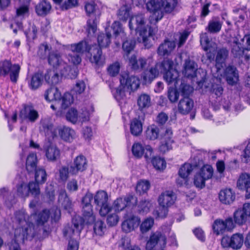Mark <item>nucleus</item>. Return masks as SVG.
I'll return each mask as SVG.
<instances>
[{
  "mask_svg": "<svg viewBox=\"0 0 250 250\" xmlns=\"http://www.w3.org/2000/svg\"><path fill=\"white\" fill-rule=\"evenodd\" d=\"M192 166L190 164L185 163L179 170V175L181 178H187L192 171Z\"/></svg>",
  "mask_w": 250,
  "mask_h": 250,
  "instance_id": "nucleus-50",
  "label": "nucleus"
},
{
  "mask_svg": "<svg viewBox=\"0 0 250 250\" xmlns=\"http://www.w3.org/2000/svg\"><path fill=\"white\" fill-rule=\"evenodd\" d=\"M62 100V108L65 109L68 107L73 102V98L72 95L69 93H65L63 96L61 97Z\"/></svg>",
  "mask_w": 250,
  "mask_h": 250,
  "instance_id": "nucleus-61",
  "label": "nucleus"
},
{
  "mask_svg": "<svg viewBox=\"0 0 250 250\" xmlns=\"http://www.w3.org/2000/svg\"><path fill=\"white\" fill-rule=\"evenodd\" d=\"M145 18L143 15H138L132 17L129 22V27L130 30H135L138 33L139 42L144 43L145 46L149 48L150 46L148 42L150 38L154 39L153 36L154 34L153 30L151 27L148 28V30L145 26Z\"/></svg>",
  "mask_w": 250,
  "mask_h": 250,
  "instance_id": "nucleus-4",
  "label": "nucleus"
},
{
  "mask_svg": "<svg viewBox=\"0 0 250 250\" xmlns=\"http://www.w3.org/2000/svg\"><path fill=\"white\" fill-rule=\"evenodd\" d=\"M146 134L147 139L155 140L158 137L159 129L154 125H151L147 128Z\"/></svg>",
  "mask_w": 250,
  "mask_h": 250,
  "instance_id": "nucleus-49",
  "label": "nucleus"
},
{
  "mask_svg": "<svg viewBox=\"0 0 250 250\" xmlns=\"http://www.w3.org/2000/svg\"><path fill=\"white\" fill-rule=\"evenodd\" d=\"M166 237L161 232L156 231L152 234L147 241L146 245L147 250H152L154 247L158 244L161 247H164L166 245Z\"/></svg>",
  "mask_w": 250,
  "mask_h": 250,
  "instance_id": "nucleus-18",
  "label": "nucleus"
},
{
  "mask_svg": "<svg viewBox=\"0 0 250 250\" xmlns=\"http://www.w3.org/2000/svg\"><path fill=\"white\" fill-rule=\"evenodd\" d=\"M129 10L126 5L121 7L117 13L118 17L119 20L126 21L129 17Z\"/></svg>",
  "mask_w": 250,
  "mask_h": 250,
  "instance_id": "nucleus-63",
  "label": "nucleus"
},
{
  "mask_svg": "<svg viewBox=\"0 0 250 250\" xmlns=\"http://www.w3.org/2000/svg\"><path fill=\"white\" fill-rule=\"evenodd\" d=\"M40 183H37L36 181L31 182L27 186V188L29 189V193H30L34 197H37L40 194V189L39 188V184Z\"/></svg>",
  "mask_w": 250,
  "mask_h": 250,
  "instance_id": "nucleus-55",
  "label": "nucleus"
},
{
  "mask_svg": "<svg viewBox=\"0 0 250 250\" xmlns=\"http://www.w3.org/2000/svg\"><path fill=\"white\" fill-rule=\"evenodd\" d=\"M51 9L50 2L46 0L41 1L35 7L36 12L38 15L45 16L48 14Z\"/></svg>",
  "mask_w": 250,
  "mask_h": 250,
  "instance_id": "nucleus-33",
  "label": "nucleus"
},
{
  "mask_svg": "<svg viewBox=\"0 0 250 250\" xmlns=\"http://www.w3.org/2000/svg\"><path fill=\"white\" fill-rule=\"evenodd\" d=\"M198 173L207 180L211 178L213 173V169L210 165H204Z\"/></svg>",
  "mask_w": 250,
  "mask_h": 250,
  "instance_id": "nucleus-47",
  "label": "nucleus"
},
{
  "mask_svg": "<svg viewBox=\"0 0 250 250\" xmlns=\"http://www.w3.org/2000/svg\"><path fill=\"white\" fill-rule=\"evenodd\" d=\"M197 70V65L193 61L189 60L186 61L184 64V69L183 73L185 77L188 78H193L196 75Z\"/></svg>",
  "mask_w": 250,
  "mask_h": 250,
  "instance_id": "nucleus-30",
  "label": "nucleus"
},
{
  "mask_svg": "<svg viewBox=\"0 0 250 250\" xmlns=\"http://www.w3.org/2000/svg\"><path fill=\"white\" fill-rule=\"evenodd\" d=\"M178 4V0H161V3L158 0H150L146 4L148 11L152 13L150 17V22L151 24H155L163 17L162 10L163 7L166 12L170 13L176 7Z\"/></svg>",
  "mask_w": 250,
  "mask_h": 250,
  "instance_id": "nucleus-3",
  "label": "nucleus"
},
{
  "mask_svg": "<svg viewBox=\"0 0 250 250\" xmlns=\"http://www.w3.org/2000/svg\"><path fill=\"white\" fill-rule=\"evenodd\" d=\"M140 223V219L134 215L127 216L125 220L122 223V228L123 230L126 232H130L137 228Z\"/></svg>",
  "mask_w": 250,
  "mask_h": 250,
  "instance_id": "nucleus-19",
  "label": "nucleus"
},
{
  "mask_svg": "<svg viewBox=\"0 0 250 250\" xmlns=\"http://www.w3.org/2000/svg\"><path fill=\"white\" fill-rule=\"evenodd\" d=\"M17 195L22 198H25L29 196V189L27 185L21 182L17 186Z\"/></svg>",
  "mask_w": 250,
  "mask_h": 250,
  "instance_id": "nucleus-51",
  "label": "nucleus"
},
{
  "mask_svg": "<svg viewBox=\"0 0 250 250\" xmlns=\"http://www.w3.org/2000/svg\"><path fill=\"white\" fill-rule=\"evenodd\" d=\"M194 106L193 101L189 97H184L181 99L178 104V112L183 115L188 114Z\"/></svg>",
  "mask_w": 250,
  "mask_h": 250,
  "instance_id": "nucleus-24",
  "label": "nucleus"
},
{
  "mask_svg": "<svg viewBox=\"0 0 250 250\" xmlns=\"http://www.w3.org/2000/svg\"><path fill=\"white\" fill-rule=\"evenodd\" d=\"M137 104L141 110L149 107L151 105V98L149 95L145 93L141 94L138 97Z\"/></svg>",
  "mask_w": 250,
  "mask_h": 250,
  "instance_id": "nucleus-39",
  "label": "nucleus"
},
{
  "mask_svg": "<svg viewBox=\"0 0 250 250\" xmlns=\"http://www.w3.org/2000/svg\"><path fill=\"white\" fill-rule=\"evenodd\" d=\"M43 75L42 73H36L31 77L29 86L32 90L38 89L42 84Z\"/></svg>",
  "mask_w": 250,
  "mask_h": 250,
  "instance_id": "nucleus-38",
  "label": "nucleus"
},
{
  "mask_svg": "<svg viewBox=\"0 0 250 250\" xmlns=\"http://www.w3.org/2000/svg\"><path fill=\"white\" fill-rule=\"evenodd\" d=\"M224 77L229 85H235L239 80V74L237 68L234 66L229 65L225 70Z\"/></svg>",
  "mask_w": 250,
  "mask_h": 250,
  "instance_id": "nucleus-21",
  "label": "nucleus"
},
{
  "mask_svg": "<svg viewBox=\"0 0 250 250\" xmlns=\"http://www.w3.org/2000/svg\"><path fill=\"white\" fill-rule=\"evenodd\" d=\"M175 46L176 43L174 41H171L166 39L158 48L157 53L159 55L162 56L169 55L174 50Z\"/></svg>",
  "mask_w": 250,
  "mask_h": 250,
  "instance_id": "nucleus-25",
  "label": "nucleus"
},
{
  "mask_svg": "<svg viewBox=\"0 0 250 250\" xmlns=\"http://www.w3.org/2000/svg\"><path fill=\"white\" fill-rule=\"evenodd\" d=\"M58 70L50 69L48 70L44 75L45 82L50 85H55L58 83L61 80V76H60Z\"/></svg>",
  "mask_w": 250,
  "mask_h": 250,
  "instance_id": "nucleus-31",
  "label": "nucleus"
},
{
  "mask_svg": "<svg viewBox=\"0 0 250 250\" xmlns=\"http://www.w3.org/2000/svg\"><path fill=\"white\" fill-rule=\"evenodd\" d=\"M126 58L128 59L129 65L133 70L143 69L146 64V60L145 58L140 57L137 59V56L135 54Z\"/></svg>",
  "mask_w": 250,
  "mask_h": 250,
  "instance_id": "nucleus-26",
  "label": "nucleus"
},
{
  "mask_svg": "<svg viewBox=\"0 0 250 250\" xmlns=\"http://www.w3.org/2000/svg\"><path fill=\"white\" fill-rule=\"evenodd\" d=\"M120 83L127 90L132 91L138 89L140 85L139 78L135 76H130L127 73H124L120 76Z\"/></svg>",
  "mask_w": 250,
  "mask_h": 250,
  "instance_id": "nucleus-13",
  "label": "nucleus"
},
{
  "mask_svg": "<svg viewBox=\"0 0 250 250\" xmlns=\"http://www.w3.org/2000/svg\"><path fill=\"white\" fill-rule=\"evenodd\" d=\"M179 91L184 97H189L190 94L193 92V88L189 84L182 82L179 87Z\"/></svg>",
  "mask_w": 250,
  "mask_h": 250,
  "instance_id": "nucleus-57",
  "label": "nucleus"
},
{
  "mask_svg": "<svg viewBox=\"0 0 250 250\" xmlns=\"http://www.w3.org/2000/svg\"><path fill=\"white\" fill-rule=\"evenodd\" d=\"M151 163L156 169L161 171L166 167L165 160L160 157H155L152 158Z\"/></svg>",
  "mask_w": 250,
  "mask_h": 250,
  "instance_id": "nucleus-52",
  "label": "nucleus"
},
{
  "mask_svg": "<svg viewBox=\"0 0 250 250\" xmlns=\"http://www.w3.org/2000/svg\"><path fill=\"white\" fill-rule=\"evenodd\" d=\"M58 201L61 204L62 207L65 210L70 212L72 208V202L67 195L64 189H61L59 192Z\"/></svg>",
  "mask_w": 250,
  "mask_h": 250,
  "instance_id": "nucleus-29",
  "label": "nucleus"
},
{
  "mask_svg": "<svg viewBox=\"0 0 250 250\" xmlns=\"http://www.w3.org/2000/svg\"><path fill=\"white\" fill-rule=\"evenodd\" d=\"M154 224V219L152 217H148L145 219L140 225V230L144 233L149 230Z\"/></svg>",
  "mask_w": 250,
  "mask_h": 250,
  "instance_id": "nucleus-53",
  "label": "nucleus"
},
{
  "mask_svg": "<svg viewBox=\"0 0 250 250\" xmlns=\"http://www.w3.org/2000/svg\"><path fill=\"white\" fill-rule=\"evenodd\" d=\"M35 179L37 183H44L46 180V173L44 169L42 168L36 169Z\"/></svg>",
  "mask_w": 250,
  "mask_h": 250,
  "instance_id": "nucleus-54",
  "label": "nucleus"
},
{
  "mask_svg": "<svg viewBox=\"0 0 250 250\" xmlns=\"http://www.w3.org/2000/svg\"><path fill=\"white\" fill-rule=\"evenodd\" d=\"M245 49L241 46L237 39H235L231 43V52L235 58H240L243 54Z\"/></svg>",
  "mask_w": 250,
  "mask_h": 250,
  "instance_id": "nucleus-37",
  "label": "nucleus"
},
{
  "mask_svg": "<svg viewBox=\"0 0 250 250\" xmlns=\"http://www.w3.org/2000/svg\"><path fill=\"white\" fill-rule=\"evenodd\" d=\"M83 219L80 216H76L72 219V224L66 225L63 229V236L66 238L72 239L75 236H79L83 229Z\"/></svg>",
  "mask_w": 250,
  "mask_h": 250,
  "instance_id": "nucleus-8",
  "label": "nucleus"
},
{
  "mask_svg": "<svg viewBox=\"0 0 250 250\" xmlns=\"http://www.w3.org/2000/svg\"><path fill=\"white\" fill-rule=\"evenodd\" d=\"M82 212L85 219H87L88 223H92L95 220V217L93 216L92 206H82Z\"/></svg>",
  "mask_w": 250,
  "mask_h": 250,
  "instance_id": "nucleus-48",
  "label": "nucleus"
},
{
  "mask_svg": "<svg viewBox=\"0 0 250 250\" xmlns=\"http://www.w3.org/2000/svg\"><path fill=\"white\" fill-rule=\"evenodd\" d=\"M70 50L74 53H83L85 52H90L91 57V62L98 65L102 66L105 63V59L102 55V51L96 45L90 47L85 41H81L78 43L72 44L70 46Z\"/></svg>",
  "mask_w": 250,
  "mask_h": 250,
  "instance_id": "nucleus-5",
  "label": "nucleus"
},
{
  "mask_svg": "<svg viewBox=\"0 0 250 250\" xmlns=\"http://www.w3.org/2000/svg\"><path fill=\"white\" fill-rule=\"evenodd\" d=\"M150 187V184L148 181L142 180L139 182L136 186V191L140 194L146 192Z\"/></svg>",
  "mask_w": 250,
  "mask_h": 250,
  "instance_id": "nucleus-58",
  "label": "nucleus"
},
{
  "mask_svg": "<svg viewBox=\"0 0 250 250\" xmlns=\"http://www.w3.org/2000/svg\"><path fill=\"white\" fill-rule=\"evenodd\" d=\"M45 99L49 102L60 101L61 94L57 87H51L46 90L44 94Z\"/></svg>",
  "mask_w": 250,
  "mask_h": 250,
  "instance_id": "nucleus-34",
  "label": "nucleus"
},
{
  "mask_svg": "<svg viewBox=\"0 0 250 250\" xmlns=\"http://www.w3.org/2000/svg\"><path fill=\"white\" fill-rule=\"evenodd\" d=\"M40 129L48 138H54L58 136V127L55 126L52 120L49 118H44L40 121Z\"/></svg>",
  "mask_w": 250,
  "mask_h": 250,
  "instance_id": "nucleus-14",
  "label": "nucleus"
},
{
  "mask_svg": "<svg viewBox=\"0 0 250 250\" xmlns=\"http://www.w3.org/2000/svg\"><path fill=\"white\" fill-rule=\"evenodd\" d=\"M132 152L134 156L137 158H141L144 153L145 149L140 143H136L132 146Z\"/></svg>",
  "mask_w": 250,
  "mask_h": 250,
  "instance_id": "nucleus-59",
  "label": "nucleus"
},
{
  "mask_svg": "<svg viewBox=\"0 0 250 250\" xmlns=\"http://www.w3.org/2000/svg\"><path fill=\"white\" fill-rule=\"evenodd\" d=\"M48 61L49 64L60 72L61 76L69 77L71 78H73L69 73L70 72H74L75 74L73 75V77L77 76V72L74 69H71L66 63L63 62L60 54L54 53H50Z\"/></svg>",
  "mask_w": 250,
  "mask_h": 250,
  "instance_id": "nucleus-6",
  "label": "nucleus"
},
{
  "mask_svg": "<svg viewBox=\"0 0 250 250\" xmlns=\"http://www.w3.org/2000/svg\"><path fill=\"white\" fill-rule=\"evenodd\" d=\"M222 24L223 22L220 21V18L214 17L209 21L206 30L210 33H218L221 31Z\"/></svg>",
  "mask_w": 250,
  "mask_h": 250,
  "instance_id": "nucleus-27",
  "label": "nucleus"
},
{
  "mask_svg": "<svg viewBox=\"0 0 250 250\" xmlns=\"http://www.w3.org/2000/svg\"><path fill=\"white\" fill-rule=\"evenodd\" d=\"M250 174L244 173H242L239 177L237 186L238 188L242 190H245V197L247 199L250 198Z\"/></svg>",
  "mask_w": 250,
  "mask_h": 250,
  "instance_id": "nucleus-20",
  "label": "nucleus"
},
{
  "mask_svg": "<svg viewBox=\"0 0 250 250\" xmlns=\"http://www.w3.org/2000/svg\"><path fill=\"white\" fill-rule=\"evenodd\" d=\"M0 197L4 199L5 204L8 208H11L15 203V198L11 196V193L5 188L0 189Z\"/></svg>",
  "mask_w": 250,
  "mask_h": 250,
  "instance_id": "nucleus-40",
  "label": "nucleus"
},
{
  "mask_svg": "<svg viewBox=\"0 0 250 250\" xmlns=\"http://www.w3.org/2000/svg\"><path fill=\"white\" fill-rule=\"evenodd\" d=\"M111 28L113 30L114 34L116 38L125 39V35L123 28L120 22L115 21L112 24Z\"/></svg>",
  "mask_w": 250,
  "mask_h": 250,
  "instance_id": "nucleus-45",
  "label": "nucleus"
},
{
  "mask_svg": "<svg viewBox=\"0 0 250 250\" xmlns=\"http://www.w3.org/2000/svg\"><path fill=\"white\" fill-rule=\"evenodd\" d=\"M219 198L223 204L229 205L234 201L235 194L231 189L226 188L220 191Z\"/></svg>",
  "mask_w": 250,
  "mask_h": 250,
  "instance_id": "nucleus-28",
  "label": "nucleus"
},
{
  "mask_svg": "<svg viewBox=\"0 0 250 250\" xmlns=\"http://www.w3.org/2000/svg\"><path fill=\"white\" fill-rule=\"evenodd\" d=\"M137 200L131 195H126L124 197H120L115 200L112 207L116 211H121L125 208L130 207L136 203Z\"/></svg>",
  "mask_w": 250,
  "mask_h": 250,
  "instance_id": "nucleus-15",
  "label": "nucleus"
},
{
  "mask_svg": "<svg viewBox=\"0 0 250 250\" xmlns=\"http://www.w3.org/2000/svg\"><path fill=\"white\" fill-rule=\"evenodd\" d=\"M45 155L49 161H55L59 158L60 151L56 146L50 145L46 149Z\"/></svg>",
  "mask_w": 250,
  "mask_h": 250,
  "instance_id": "nucleus-35",
  "label": "nucleus"
},
{
  "mask_svg": "<svg viewBox=\"0 0 250 250\" xmlns=\"http://www.w3.org/2000/svg\"><path fill=\"white\" fill-rule=\"evenodd\" d=\"M233 218L235 223L242 225L245 223L248 217L242 209L239 208L234 212Z\"/></svg>",
  "mask_w": 250,
  "mask_h": 250,
  "instance_id": "nucleus-43",
  "label": "nucleus"
},
{
  "mask_svg": "<svg viewBox=\"0 0 250 250\" xmlns=\"http://www.w3.org/2000/svg\"><path fill=\"white\" fill-rule=\"evenodd\" d=\"M37 158L35 153H31L27 156L26 168L29 173L34 172L37 167Z\"/></svg>",
  "mask_w": 250,
  "mask_h": 250,
  "instance_id": "nucleus-36",
  "label": "nucleus"
},
{
  "mask_svg": "<svg viewBox=\"0 0 250 250\" xmlns=\"http://www.w3.org/2000/svg\"><path fill=\"white\" fill-rule=\"evenodd\" d=\"M15 215L16 221L22 226L15 229V237L17 241L23 242L24 240H31L34 236L32 221L34 220L38 226H43L47 222L50 216V212L48 210L44 209L38 214H33L30 217L26 218L25 210L21 209L17 211Z\"/></svg>",
  "mask_w": 250,
  "mask_h": 250,
  "instance_id": "nucleus-1",
  "label": "nucleus"
},
{
  "mask_svg": "<svg viewBox=\"0 0 250 250\" xmlns=\"http://www.w3.org/2000/svg\"><path fill=\"white\" fill-rule=\"evenodd\" d=\"M173 133L171 128L166 130L161 138L160 145L159 147V150L162 153H165L172 148V144L174 140L172 139Z\"/></svg>",
  "mask_w": 250,
  "mask_h": 250,
  "instance_id": "nucleus-17",
  "label": "nucleus"
},
{
  "mask_svg": "<svg viewBox=\"0 0 250 250\" xmlns=\"http://www.w3.org/2000/svg\"><path fill=\"white\" fill-rule=\"evenodd\" d=\"M111 37V35L109 33H106V34L104 33L99 34L97 38L99 46H96L101 50L102 47L108 46L110 43Z\"/></svg>",
  "mask_w": 250,
  "mask_h": 250,
  "instance_id": "nucleus-42",
  "label": "nucleus"
},
{
  "mask_svg": "<svg viewBox=\"0 0 250 250\" xmlns=\"http://www.w3.org/2000/svg\"><path fill=\"white\" fill-rule=\"evenodd\" d=\"M20 117L22 120H27L34 123L39 118V115L31 104H24L20 113Z\"/></svg>",
  "mask_w": 250,
  "mask_h": 250,
  "instance_id": "nucleus-16",
  "label": "nucleus"
},
{
  "mask_svg": "<svg viewBox=\"0 0 250 250\" xmlns=\"http://www.w3.org/2000/svg\"><path fill=\"white\" fill-rule=\"evenodd\" d=\"M244 243V237L241 233H235L230 237L224 236L221 240V245L224 248H231L234 250L240 249Z\"/></svg>",
  "mask_w": 250,
  "mask_h": 250,
  "instance_id": "nucleus-12",
  "label": "nucleus"
},
{
  "mask_svg": "<svg viewBox=\"0 0 250 250\" xmlns=\"http://www.w3.org/2000/svg\"><path fill=\"white\" fill-rule=\"evenodd\" d=\"M65 141L71 142L74 137L75 131L69 127L65 126L58 127V134Z\"/></svg>",
  "mask_w": 250,
  "mask_h": 250,
  "instance_id": "nucleus-32",
  "label": "nucleus"
},
{
  "mask_svg": "<svg viewBox=\"0 0 250 250\" xmlns=\"http://www.w3.org/2000/svg\"><path fill=\"white\" fill-rule=\"evenodd\" d=\"M200 43L205 51H208L211 47V42L207 33L202 34L200 36Z\"/></svg>",
  "mask_w": 250,
  "mask_h": 250,
  "instance_id": "nucleus-60",
  "label": "nucleus"
},
{
  "mask_svg": "<svg viewBox=\"0 0 250 250\" xmlns=\"http://www.w3.org/2000/svg\"><path fill=\"white\" fill-rule=\"evenodd\" d=\"M173 62L170 59H165L161 62L156 63L154 66L145 70L142 75L145 83H150L159 73L164 74V80L168 85H173L175 87L179 80V73L173 68Z\"/></svg>",
  "mask_w": 250,
  "mask_h": 250,
  "instance_id": "nucleus-2",
  "label": "nucleus"
},
{
  "mask_svg": "<svg viewBox=\"0 0 250 250\" xmlns=\"http://www.w3.org/2000/svg\"><path fill=\"white\" fill-rule=\"evenodd\" d=\"M97 5L94 2L86 3L84 6L87 15L89 17L92 15L95 16L94 19L91 18L87 21L86 30L88 34L94 33L97 30V22L100 17V14L97 12Z\"/></svg>",
  "mask_w": 250,
  "mask_h": 250,
  "instance_id": "nucleus-7",
  "label": "nucleus"
},
{
  "mask_svg": "<svg viewBox=\"0 0 250 250\" xmlns=\"http://www.w3.org/2000/svg\"><path fill=\"white\" fill-rule=\"evenodd\" d=\"M229 51L225 47L217 50L215 57V66L217 70H221L226 65V62L229 57Z\"/></svg>",
  "mask_w": 250,
  "mask_h": 250,
  "instance_id": "nucleus-22",
  "label": "nucleus"
},
{
  "mask_svg": "<svg viewBox=\"0 0 250 250\" xmlns=\"http://www.w3.org/2000/svg\"><path fill=\"white\" fill-rule=\"evenodd\" d=\"M108 200L107 193L104 190L97 192L94 196V202L97 206L108 203Z\"/></svg>",
  "mask_w": 250,
  "mask_h": 250,
  "instance_id": "nucleus-44",
  "label": "nucleus"
},
{
  "mask_svg": "<svg viewBox=\"0 0 250 250\" xmlns=\"http://www.w3.org/2000/svg\"><path fill=\"white\" fill-rule=\"evenodd\" d=\"M130 132L134 136L139 135L143 130L142 123L140 120L135 118L132 120L130 126Z\"/></svg>",
  "mask_w": 250,
  "mask_h": 250,
  "instance_id": "nucleus-41",
  "label": "nucleus"
},
{
  "mask_svg": "<svg viewBox=\"0 0 250 250\" xmlns=\"http://www.w3.org/2000/svg\"><path fill=\"white\" fill-rule=\"evenodd\" d=\"M216 80L218 83L213 82L212 84L210 91L214 93L217 97H220L222 95L223 92V88L221 83V79H216Z\"/></svg>",
  "mask_w": 250,
  "mask_h": 250,
  "instance_id": "nucleus-56",
  "label": "nucleus"
},
{
  "mask_svg": "<svg viewBox=\"0 0 250 250\" xmlns=\"http://www.w3.org/2000/svg\"><path fill=\"white\" fill-rule=\"evenodd\" d=\"M89 108L88 110L87 108L82 109V112L79 114V119L81 121L85 122L89 120L91 113L94 111L92 106L89 107Z\"/></svg>",
  "mask_w": 250,
  "mask_h": 250,
  "instance_id": "nucleus-64",
  "label": "nucleus"
},
{
  "mask_svg": "<svg viewBox=\"0 0 250 250\" xmlns=\"http://www.w3.org/2000/svg\"><path fill=\"white\" fill-rule=\"evenodd\" d=\"M235 227L234 223L231 217H229L225 220L217 219L212 225L213 232L217 235L222 234L226 230L231 231Z\"/></svg>",
  "mask_w": 250,
  "mask_h": 250,
  "instance_id": "nucleus-11",
  "label": "nucleus"
},
{
  "mask_svg": "<svg viewBox=\"0 0 250 250\" xmlns=\"http://www.w3.org/2000/svg\"><path fill=\"white\" fill-rule=\"evenodd\" d=\"M66 117L68 121L75 124L79 119V115H78L77 110L71 108L67 112Z\"/></svg>",
  "mask_w": 250,
  "mask_h": 250,
  "instance_id": "nucleus-62",
  "label": "nucleus"
},
{
  "mask_svg": "<svg viewBox=\"0 0 250 250\" xmlns=\"http://www.w3.org/2000/svg\"><path fill=\"white\" fill-rule=\"evenodd\" d=\"M20 69L19 64L12 65L9 61L5 60L0 62V76L5 77L10 73V80L13 83L17 82Z\"/></svg>",
  "mask_w": 250,
  "mask_h": 250,
  "instance_id": "nucleus-10",
  "label": "nucleus"
},
{
  "mask_svg": "<svg viewBox=\"0 0 250 250\" xmlns=\"http://www.w3.org/2000/svg\"><path fill=\"white\" fill-rule=\"evenodd\" d=\"M87 167V162L85 158L83 155L77 156L74 161V166L70 167L71 174L75 175L78 171H83Z\"/></svg>",
  "mask_w": 250,
  "mask_h": 250,
  "instance_id": "nucleus-23",
  "label": "nucleus"
},
{
  "mask_svg": "<svg viewBox=\"0 0 250 250\" xmlns=\"http://www.w3.org/2000/svg\"><path fill=\"white\" fill-rule=\"evenodd\" d=\"M176 197L172 191H166L161 194L158 199V202L160 206L162 208V211L164 214L158 211V217H165L167 213V208L172 206L175 202Z\"/></svg>",
  "mask_w": 250,
  "mask_h": 250,
  "instance_id": "nucleus-9",
  "label": "nucleus"
},
{
  "mask_svg": "<svg viewBox=\"0 0 250 250\" xmlns=\"http://www.w3.org/2000/svg\"><path fill=\"white\" fill-rule=\"evenodd\" d=\"M126 38L124 40L121 39L123 41L122 47L124 51L125 52V55H124V57H128L129 54L134 48L135 45V41L134 40H126Z\"/></svg>",
  "mask_w": 250,
  "mask_h": 250,
  "instance_id": "nucleus-46",
  "label": "nucleus"
}]
</instances>
